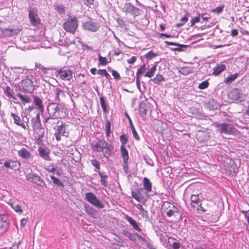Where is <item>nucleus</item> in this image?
Instances as JSON below:
<instances>
[{
    "label": "nucleus",
    "mask_w": 249,
    "mask_h": 249,
    "mask_svg": "<svg viewBox=\"0 0 249 249\" xmlns=\"http://www.w3.org/2000/svg\"><path fill=\"white\" fill-rule=\"evenodd\" d=\"M162 211L169 217H173L175 221L181 220V213L179 209L173 203L165 201L162 205Z\"/></svg>",
    "instance_id": "1"
},
{
    "label": "nucleus",
    "mask_w": 249,
    "mask_h": 249,
    "mask_svg": "<svg viewBox=\"0 0 249 249\" xmlns=\"http://www.w3.org/2000/svg\"><path fill=\"white\" fill-rule=\"evenodd\" d=\"M64 105L61 103H52L48 106L47 110L50 116L53 119L62 118L65 116L64 112Z\"/></svg>",
    "instance_id": "2"
},
{
    "label": "nucleus",
    "mask_w": 249,
    "mask_h": 249,
    "mask_svg": "<svg viewBox=\"0 0 249 249\" xmlns=\"http://www.w3.org/2000/svg\"><path fill=\"white\" fill-rule=\"evenodd\" d=\"M78 26L77 18L75 17L69 16L67 20L63 24V27L66 32L74 34Z\"/></svg>",
    "instance_id": "3"
},
{
    "label": "nucleus",
    "mask_w": 249,
    "mask_h": 249,
    "mask_svg": "<svg viewBox=\"0 0 249 249\" xmlns=\"http://www.w3.org/2000/svg\"><path fill=\"white\" fill-rule=\"evenodd\" d=\"M18 87L19 91L24 92L32 93L35 89V86L32 80L28 77L18 83Z\"/></svg>",
    "instance_id": "4"
},
{
    "label": "nucleus",
    "mask_w": 249,
    "mask_h": 249,
    "mask_svg": "<svg viewBox=\"0 0 249 249\" xmlns=\"http://www.w3.org/2000/svg\"><path fill=\"white\" fill-rule=\"evenodd\" d=\"M216 127L218 129L220 133L226 135H234L237 132L232 124L228 123L217 124Z\"/></svg>",
    "instance_id": "5"
},
{
    "label": "nucleus",
    "mask_w": 249,
    "mask_h": 249,
    "mask_svg": "<svg viewBox=\"0 0 249 249\" xmlns=\"http://www.w3.org/2000/svg\"><path fill=\"white\" fill-rule=\"evenodd\" d=\"M26 178L28 181L36 184L37 187H43L46 186L44 180L37 175L29 173L26 176Z\"/></svg>",
    "instance_id": "6"
},
{
    "label": "nucleus",
    "mask_w": 249,
    "mask_h": 249,
    "mask_svg": "<svg viewBox=\"0 0 249 249\" xmlns=\"http://www.w3.org/2000/svg\"><path fill=\"white\" fill-rule=\"evenodd\" d=\"M85 199L90 204L94 206L102 209L104 205L99 200L96 196L92 193H87L85 194Z\"/></svg>",
    "instance_id": "7"
},
{
    "label": "nucleus",
    "mask_w": 249,
    "mask_h": 249,
    "mask_svg": "<svg viewBox=\"0 0 249 249\" xmlns=\"http://www.w3.org/2000/svg\"><path fill=\"white\" fill-rule=\"evenodd\" d=\"M72 71L70 70L60 69L55 72V75L64 81H70L72 77Z\"/></svg>",
    "instance_id": "8"
},
{
    "label": "nucleus",
    "mask_w": 249,
    "mask_h": 249,
    "mask_svg": "<svg viewBox=\"0 0 249 249\" xmlns=\"http://www.w3.org/2000/svg\"><path fill=\"white\" fill-rule=\"evenodd\" d=\"M66 126L67 125L65 123H62L61 125L57 126L54 136L57 142H60L61 140V136L68 137L69 132L66 131Z\"/></svg>",
    "instance_id": "9"
},
{
    "label": "nucleus",
    "mask_w": 249,
    "mask_h": 249,
    "mask_svg": "<svg viewBox=\"0 0 249 249\" xmlns=\"http://www.w3.org/2000/svg\"><path fill=\"white\" fill-rule=\"evenodd\" d=\"M9 226L8 216L5 214H0V233H5Z\"/></svg>",
    "instance_id": "10"
},
{
    "label": "nucleus",
    "mask_w": 249,
    "mask_h": 249,
    "mask_svg": "<svg viewBox=\"0 0 249 249\" xmlns=\"http://www.w3.org/2000/svg\"><path fill=\"white\" fill-rule=\"evenodd\" d=\"M109 145L107 142L103 140H99L95 144L93 148L99 152H103L104 149H109Z\"/></svg>",
    "instance_id": "11"
},
{
    "label": "nucleus",
    "mask_w": 249,
    "mask_h": 249,
    "mask_svg": "<svg viewBox=\"0 0 249 249\" xmlns=\"http://www.w3.org/2000/svg\"><path fill=\"white\" fill-rule=\"evenodd\" d=\"M29 18L31 24L35 26L40 23V19L36 12L34 10H30L29 12Z\"/></svg>",
    "instance_id": "12"
},
{
    "label": "nucleus",
    "mask_w": 249,
    "mask_h": 249,
    "mask_svg": "<svg viewBox=\"0 0 249 249\" xmlns=\"http://www.w3.org/2000/svg\"><path fill=\"white\" fill-rule=\"evenodd\" d=\"M84 28L91 32H96L99 28L100 25L97 22L91 21H86L83 24Z\"/></svg>",
    "instance_id": "13"
},
{
    "label": "nucleus",
    "mask_w": 249,
    "mask_h": 249,
    "mask_svg": "<svg viewBox=\"0 0 249 249\" xmlns=\"http://www.w3.org/2000/svg\"><path fill=\"white\" fill-rule=\"evenodd\" d=\"M238 167L232 160H231L229 163L225 165L226 172L231 175L235 174L238 172Z\"/></svg>",
    "instance_id": "14"
},
{
    "label": "nucleus",
    "mask_w": 249,
    "mask_h": 249,
    "mask_svg": "<svg viewBox=\"0 0 249 249\" xmlns=\"http://www.w3.org/2000/svg\"><path fill=\"white\" fill-rule=\"evenodd\" d=\"M142 189L138 188L136 191H132L131 192L132 197L139 202H144L146 200L142 195Z\"/></svg>",
    "instance_id": "15"
},
{
    "label": "nucleus",
    "mask_w": 249,
    "mask_h": 249,
    "mask_svg": "<svg viewBox=\"0 0 249 249\" xmlns=\"http://www.w3.org/2000/svg\"><path fill=\"white\" fill-rule=\"evenodd\" d=\"M21 26L20 25L16 28H5L2 30V33L7 36H12L17 35L21 31Z\"/></svg>",
    "instance_id": "16"
},
{
    "label": "nucleus",
    "mask_w": 249,
    "mask_h": 249,
    "mask_svg": "<svg viewBox=\"0 0 249 249\" xmlns=\"http://www.w3.org/2000/svg\"><path fill=\"white\" fill-rule=\"evenodd\" d=\"M11 115L14 120V123L15 124L18 126H20L23 129L25 130L27 129L26 125L22 121L20 117L18 114L15 113L11 112Z\"/></svg>",
    "instance_id": "17"
},
{
    "label": "nucleus",
    "mask_w": 249,
    "mask_h": 249,
    "mask_svg": "<svg viewBox=\"0 0 249 249\" xmlns=\"http://www.w3.org/2000/svg\"><path fill=\"white\" fill-rule=\"evenodd\" d=\"M32 123L33 124V128L34 131H37L38 129H41L42 124L40 120V114L37 113L35 118L32 119Z\"/></svg>",
    "instance_id": "18"
},
{
    "label": "nucleus",
    "mask_w": 249,
    "mask_h": 249,
    "mask_svg": "<svg viewBox=\"0 0 249 249\" xmlns=\"http://www.w3.org/2000/svg\"><path fill=\"white\" fill-rule=\"evenodd\" d=\"M202 196L199 194L197 195H192L191 196V205L192 207L195 208L201 203Z\"/></svg>",
    "instance_id": "19"
},
{
    "label": "nucleus",
    "mask_w": 249,
    "mask_h": 249,
    "mask_svg": "<svg viewBox=\"0 0 249 249\" xmlns=\"http://www.w3.org/2000/svg\"><path fill=\"white\" fill-rule=\"evenodd\" d=\"M242 95L240 89L234 88L231 90L228 94L229 97L231 100H237L239 99Z\"/></svg>",
    "instance_id": "20"
},
{
    "label": "nucleus",
    "mask_w": 249,
    "mask_h": 249,
    "mask_svg": "<svg viewBox=\"0 0 249 249\" xmlns=\"http://www.w3.org/2000/svg\"><path fill=\"white\" fill-rule=\"evenodd\" d=\"M38 151L39 155L42 158L47 160H50V152L48 149L40 146L38 147Z\"/></svg>",
    "instance_id": "21"
},
{
    "label": "nucleus",
    "mask_w": 249,
    "mask_h": 249,
    "mask_svg": "<svg viewBox=\"0 0 249 249\" xmlns=\"http://www.w3.org/2000/svg\"><path fill=\"white\" fill-rule=\"evenodd\" d=\"M53 93L55 101L58 102L60 101L65 97V94L64 91L59 88L53 89Z\"/></svg>",
    "instance_id": "22"
},
{
    "label": "nucleus",
    "mask_w": 249,
    "mask_h": 249,
    "mask_svg": "<svg viewBox=\"0 0 249 249\" xmlns=\"http://www.w3.org/2000/svg\"><path fill=\"white\" fill-rule=\"evenodd\" d=\"M18 154L20 158L24 159L29 160L31 158V154L24 147L18 151Z\"/></svg>",
    "instance_id": "23"
},
{
    "label": "nucleus",
    "mask_w": 249,
    "mask_h": 249,
    "mask_svg": "<svg viewBox=\"0 0 249 249\" xmlns=\"http://www.w3.org/2000/svg\"><path fill=\"white\" fill-rule=\"evenodd\" d=\"M125 219L135 230L139 232H141L142 231V229L139 226L137 222L131 217L126 215L125 216Z\"/></svg>",
    "instance_id": "24"
},
{
    "label": "nucleus",
    "mask_w": 249,
    "mask_h": 249,
    "mask_svg": "<svg viewBox=\"0 0 249 249\" xmlns=\"http://www.w3.org/2000/svg\"><path fill=\"white\" fill-rule=\"evenodd\" d=\"M34 103L40 112L42 113L44 111V106L42 104V100L37 96L34 97Z\"/></svg>",
    "instance_id": "25"
},
{
    "label": "nucleus",
    "mask_w": 249,
    "mask_h": 249,
    "mask_svg": "<svg viewBox=\"0 0 249 249\" xmlns=\"http://www.w3.org/2000/svg\"><path fill=\"white\" fill-rule=\"evenodd\" d=\"M126 12L130 14H139L140 9L132 5L131 3H126L125 4Z\"/></svg>",
    "instance_id": "26"
},
{
    "label": "nucleus",
    "mask_w": 249,
    "mask_h": 249,
    "mask_svg": "<svg viewBox=\"0 0 249 249\" xmlns=\"http://www.w3.org/2000/svg\"><path fill=\"white\" fill-rule=\"evenodd\" d=\"M226 68V66L224 64H220L217 65L216 67L213 68V75L215 76L219 75L221 72L225 70Z\"/></svg>",
    "instance_id": "27"
},
{
    "label": "nucleus",
    "mask_w": 249,
    "mask_h": 249,
    "mask_svg": "<svg viewBox=\"0 0 249 249\" xmlns=\"http://www.w3.org/2000/svg\"><path fill=\"white\" fill-rule=\"evenodd\" d=\"M85 212L91 217L93 218H95L97 215V211L92 207L85 205Z\"/></svg>",
    "instance_id": "28"
},
{
    "label": "nucleus",
    "mask_w": 249,
    "mask_h": 249,
    "mask_svg": "<svg viewBox=\"0 0 249 249\" xmlns=\"http://www.w3.org/2000/svg\"><path fill=\"white\" fill-rule=\"evenodd\" d=\"M4 94L8 98L13 100H16L17 98L15 96V92L14 90L12 89L9 86H7L4 90Z\"/></svg>",
    "instance_id": "29"
},
{
    "label": "nucleus",
    "mask_w": 249,
    "mask_h": 249,
    "mask_svg": "<svg viewBox=\"0 0 249 249\" xmlns=\"http://www.w3.org/2000/svg\"><path fill=\"white\" fill-rule=\"evenodd\" d=\"M239 76V74L238 73L231 74L227 77L225 78L224 80V82L225 84L230 85Z\"/></svg>",
    "instance_id": "30"
},
{
    "label": "nucleus",
    "mask_w": 249,
    "mask_h": 249,
    "mask_svg": "<svg viewBox=\"0 0 249 249\" xmlns=\"http://www.w3.org/2000/svg\"><path fill=\"white\" fill-rule=\"evenodd\" d=\"M165 43L166 44L168 45H172V46H178V47L175 48L173 49V50L174 51H182V49H181L182 47H183V48H186L187 47V45H186L179 44H178V43L173 42H170V41H165Z\"/></svg>",
    "instance_id": "31"
},
{
    "label": "nucleus",
    "mask_w": 249,
    "mask_h": 249,
    "mask_svg": "<svg viewBox=\"0 0 249 249\" xmlns=\"http://www.w3.org/2000/svg\"><path fill=\"white\" fill-rule=\"evenodd\" d=\"M35 137L38 142H41L44 135V130L43 128L38 129L37 131H35Z\"/></svg>",
    "instance_id": "32"
},
{
    "label": "nucleus",
    "mask_w": 249,
    "mask_h": 249,
    "mask_svg": "<svg viewBox=\"0 0 249 249\" xmlns=\"http://www.w3.org/2000/svg\"><path fill=\"white\" fill-rule=\"evenodd\" d=\"M143 188L148 192L152 191V183L147 178H144L143 179Z\"/></svg>",
    "instance_id": "33"
},
{
    "label": "nucleus",
    "mask_w": 249,
    "mask_h": 249,
    "mask_svg": "<svg viewBox=\"0 0 249 249\" xmlns=\"http://www.w3.org/2000/svg\"><path fill=\"white\" fill-rule=\"evenodd\" d=\"M122 234L125 235L126 237H128L129 239L131 241H132L133 242L136 241L137 233H132L127 231H123L122 232Z\"/></svg>",
    "instance_id": "34"
},
{
    "label": "nucleus",
    "mask_w": 249,
    "mask_h": 249,
    "mask_svg": "<svg viewBox=\"0 0 249 249\" xmlns=\"http://www.w3.org/2000/svg\"><path fill=\"white\" fill-rule=\"evenodd\" d=\"M17 96L20 99L23 104L29 103L31 101L30 97L26 95H22L20 93H17Z\"/></svg>",
    "instance_id": "35"
},
{
    "label": "nucleus",
    "mask_w": 249,
    "mask_h": 249,
    "mask_svg": "<svg viewBox=\"0 0 249 249\" xmlns=\"http://www.w3.org/2000/svg\"><path fill=\"white\" fill-rule=\"evenodd\" d=\"M121 154L123 160H128V152L124 145H121L120 148Z\"/></svg>",
    "instance_id": "36"
},
{
    "label": "nucleus",
    "mask_w": 249,
    "mask_h": 249,
    "mask_svg": "<svg viewBox=\"0 0 249 249\" xmlns=\"http://www.w3.org/2000/svg\"><path fill=\"white\" fill-rule=\"evenodd\" d=\"M157 68L156 65L153 66L145 74L144 76L151 78L153 76Z\"/></svg>",
    "instance_id": "37"
},
{
    "label": "nucleus",
    "mask_w": 249,
    "mask_h": 249,
    "mask_svg": "<svg viewBox=\"0 0 249 249\" xmlns=\"http://www.w3.org/2000/svg\"><path fill=\"white\" fill-rule=\"evenodd\" d=\"M98 174L101 178V184L104 187H106L107 186V179L108 178V176L105 175L103 173L101 172H99Z\"/></svg>",
    "instance_id": "38"
},
{
    "label": "nucleus",
    "mask_w": 249,
    "mask_h": 249,
    "mask_svg": "<svg viewBox=\"0 0 249 249\" xmlns=\"http://www.w3.org/2000/svg\"><path fill=\"white\" fill-rule=\"evenodd\" d=\"M75 153L78 154L76 150L74 149L73 148H70L67 150V154L69 155V156L71 157L73 159V160L77 161L78 160V158H77V159H75V158L74 157Z\"/></svg>",
    "instance_id": "39"
},
{
    "label": "nucleus",
    "mask_w": 249,
    "mask_h": 249,
    "mask_svg": "<svg viewBox=\"0 0 249 249\" xmlns=\"http://www.w3.org/2000/svg\"><path fill=\"white\" fill-rule=\"evenodd\" d=\"M111 123L109 120H106L105 129L106 132V136L108 138L110 136L111 132Z\"/></svg>",
    "instance_id": "40"
},
{
    "label": "nucleus",
    "mask_w": 249,
    "mask_h": 249,
    "mask_svg": "<svg viewBox=\"0 0 249 249\" xmlns=\"http://www.w3.org/2000/svg\"><path fill=\"white\" fill-rule=\"evenodd\" d=\"M51 179L53 180L54 184L57 185L59 187H63L64 184L62 182H61L58 178L55 177L53 176H51Z\"/></svg>",
    "instance_id": "41"
},
{
    "label": "nucleus",
    "mask_w": 249,
    "mask_h": 249,
    "mask_svg": "<svg viewBox=\"0 0 249 249\" xmlns=\"http://www.w3.org/2000/svg\"><path fill=\"white\" fill-rule=\"evenodd\" d=\"M157 55V53H154L152 50H151L145 54L144 57L146 59H151L156 57Z\"/></svg>",
    "instance_id": "42"
},
{
    "label": "nucleus",
    "mask_w": 249,
    "mask_h": 249,
    "mask_svg": "<svg viewBox=\"0 0 249 249\" xmlns=\"http://www.w3.org/2000/svg\"><path fill=\"white\" fill-rule=\"evenodd\" d=\"M165 81L164 77L160 74H157L153 79L154 83L155 84H159L160 82Z\"/></svg>",
    "instance_id": "43"
},
{
    "label": "nucleus",
    "mask_w": 249,
    "mask_h": 249,
    "mask_svg": "<svg viewBox=\"0 0 249 249\" xmlns=\"http://www.w3.org/2000/svg\"><path fill=\"white\" fill-rule=\"evenodd\" d=\"M98 60L99 64L101 65L104 66L109 63V62L107 61V59L106 57H103L100 54H99Z\"/></svg>",
    "instance_id": "44"
},
{
    "label": "nucleus",
    "mask_w": 249,
    "mask_h": 249,
    "mask_svg": "<svg viewBox=\"0 0 249 249\" xmlns=\"http://www.w3.org/2000/svg\"><path fill=\"white\" fill-rule=\"evenodd\" d=\"M100 102L101 104V107L103 109V110L104 112H107V105H106V101L104 99V98L103 96L100 97Z\"/></svg>",
    "instance_id": "45"
},
{
    "label": "nucleus",
    "mask_w": 249,
    "mask_h": 249,
    "mask_svg": "<svg viewBox=\"0 0 249 249\" xmlns=\"http://www.w3.org/2000/svg\"><path fill=\"white\" fill-rule=\"evenodd\" d=\"M147 112V110L144 107L141 106L139 107L140 114L144 119H145V118L146 116Z\"/></svg>",
    "instance_id": "46"
},
{
    "label": "nucleus",
    "mask_w": 249,
    "mask_h": 249,
    "mask_svg": "<svg viewBox=\"0 0 249 249\" xmlns=\"http://www.w3.org/2000/svg\"><path fill=\"white\" fill-rule=\"evenodd\" d=\"M145 65L143 64L141 67H140L138 70L136 72V77H140V75L143 73L145 71Z\"/></svg>",
    "instance_id": "47"
},
{
    "label": "nucleus",
    "mask_w": 249,
    "mask_h": 249,
    "mask_svg": "<svg viewBox=\"0 0 249 249\" xmlns=\"http://www.w3.org/2000/svg\"><path fill=\"white\" fill-rule=\"evenodd\" d=\"M224 8V5L219 6L214 9H213L212 10V12L216 13L217 14H219L223 11Z\"/></svg>",
    "instance_id": "48"
},
{
    "label": "nucleus",
    "mask_w": 249,
    "mask_h": 249,
    "mask_svg": "<svg viewBox=\"0 0 249 249\" xmlns=\"http://www.w3.org/2000/svg\"><path fill=\"white\" fill-rule=\"evenodd\" d=\"M209 83L207 80L202 82L198 85V88L200 89H204L208 87Z\"/></svg>",
    "instance_id": "49"
},
{
    "label": "nucleus",
    "mask_w": 249,
    "mask_h": 249,
    "mask_svg": "<svg viewBox=\"0 0 249 249\" xmlns=\"http://www.w3.org/2000/svg\"><path fill=\"white\" fill-rule=\"evenodd\" d=\"M35 68L36 69H38L39 70H40L44 74H46L48 72V71L49 70V68H45L40 64H36Z\"/></svg>",
    "instance_id": "50"
},
{
    "label": "nucleus",
    "mask_w": 249,
    "mask_h": 249,
    "mask_svg": "<svg viewBox=\"0 0 249 249\" xmlns=\"http://www.w3.org/2000/svg\"><path fill=\"white\" fill-rule=\"evenodd\" d=\"M19 162L17 161H12L11 163V169L14 170H18L19 167Z\"/></svg>",
    "instance_id": "51"
},
{
    "label": "nucleus",
    "mask_w": 249,
    "mask_h": 249,
    "mask_svg": "<svg viewBox=\"0 0 249 249\" xmlns=\"http://www.w3.org/2000/svg\"><path fill=\"white\" fill-rule=\"evenodd\" d=\"M11 207L17 213H23V210L19 205L17 204L14 205L13 204H11Z\"/></svg>",
    "instance_id": "52"
},
{
    "label": "nucleus",
    "mask_w": 249,
    "mask_h": 249,
    "mask_svg": "<svg viewBox=\"0 0 249 249\" xmlns=\"http://www.w3.org/2000/svg\"><path fill=\"white\" fill-rule=\"evenodd\" d=\"M46 170L50 173H54L56 171V168L53 164H50L45 167Z\"/></svg>",
    "instance_id": "53"
},
{
    "label": "nucleus",
    "mask_w": 249,
    "mask_h": 249,
    "mask_svg": "<svg viewBox=\"0 0 249 249\" xmlns=\"http://www.w3.org/2000/svg\"><path fill=\"white\" fill-rule=\"evenodd\" d=\"M112 75L113 76L114 78L116 80H120L121 77L119 74V73L116 70H111Z\"/></svg>",
    "instance_id": "54"
},
{
    "label": "nucleus",
    "mask_w": 249,
    "mask_h": 249,
    "mask_svg": "<svg viewBox=\"0 0 249 249\" xmlns=\"http://www.w3.org/2000/svg\"><path fill=\"white\" fill-rule=\"evenodd\" d=\"M120 140L122 143V145L124 146L127 142V138L126 135L123 134L120 137Z\"/></svg>",
    "instance_id": "55"
},
{
    "label": "nucleus",
    "mask_w": 249,
    "mask_h": 249,
    "mask_svg": "<svg viewBox=\"0 0 249 249\" xmlns=\"http://www.w3.org/2000/svg\"><path fill=\"white\" fill-rule=\"evenodd\" d=\"M200 14H199L198 16L197 17H196L194 18H193L191 20V26H193L195 25V24L196 23H198L200 21Z\"/></svg>",
    "instance_id": "56"
},
{
    "label": "nucleus",
    "mask_w": 249,
    "mask_h": 249,
    "mask_svg": "<svg viewBox=\"0 0 249 249\" xmlns=\"http://www.w3.org/2000/svg\"><path fill=\"white\" fill-rule=\"evenodd\" d=\"M196 208L197 211H201L202 212L204 213L209 211V207L208 206L206 208L202 206V203H201L198 206H196Z\"/></svg>",
    "instance_id": "57"
},
{
    "label": "nucleus",
    "mask_w": 249,
    "mask_h": 249,
    "mask_svg": "<svg viewBox=\"0 0 249 249\" xmlns=\"http://www.w3.org/2000/svg\"><path fill=\"white\" fill-rule=\"evenodd\" d=\"M91 163L92 165L94 166L98 170H100V162L96 160V159H93L91 160Z\"/></svg>",
    "instance_id": "58"
},
{
    "label": "nucleus",
    "mask_w": 249,
    "mask_h": 249,
    "mask_svg": "<svg viewBox=\"0 0 249 249\" xmlns=\"http://www.w3.org/2000/svg\"><path fill=\"white\" fill-rule=\"evenodd\" d=\"M55 9L57 12L59 14H64L65 12V8L62 6L57 5Z\"/></svg>",
    "instance_id": "59"
},
{
    "label": "nucleus",
    "mask_w": 249,
    "mask_h": 249,
    "mask_svg": "<svg viewBox=\"0 0 249 249\" xmlns=\"http://www.w3.org/2000/svg\"><path fill=\"white\" fill-rule=\"evenodd\" d=\"M179 72L183 75H186L188 74L190 72V70L186 67L182 68L180 71Z\"/></svg>",
    "instance_id": "60"
},
{
    "label": "nucleus",
    "mask_w": 249,
    "mask_h": 249,
    "mask_svg": "<svg viewBox=\"0 0 249 249\" xmlns=\"http://www.w3.org/2000/svg\"><path fill=\"white\" fill-rule=\"evenodd\" d=\"M123 169L126 174L128 172V160H123Z\"/></svg>",
    "instance_id": "61"
},
{
    "label": "nucleus",
    "mask_w": 249,
    "mask_h": 249,
    "mask_svg": "<svg viewBox=\"0 0 249 249\" xmlns=\"http://www.w3.org/2000/svg\"><path fill=\"white\" fill-rule=\"evenodd\" d=\"M172 247L173 249H179L181 247V244L178 242H173Z\"/></svg>",
    "instance_id": "62"
},
{
    "label": "nucleus",
    "mask_w": 249,
    "mask_h": 249,
    "mask_svg": "<svg viewBox=\"0 0 249 249\" xmlns=\"http://www.w3.org/2000/svg\"><path fill=\"white\" fill-rule=\"evenodd\" d=\"M137 60L136 56H133L131 57L130 59L127 60V62L129 64H134Z\"/></svg>",
    "instance_id": "63"
},
{
    "label": "nucleus",
    "mask_w": 249,
    "mask_h": 249,
    "mask_svg": "<svg viewBox=\"0 0 249 249\" xmlns=\"http://www.w3.org/2000/svg\"><path fill=\"white\" fill-rule=\"evenodd\" d=\"M242 213L245 214V216L246 218L247 219L248 224L249 225V211H242Z\"/></svg>",
    "instance_id": "64"
}]
</instances>
